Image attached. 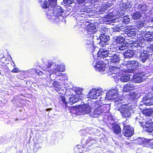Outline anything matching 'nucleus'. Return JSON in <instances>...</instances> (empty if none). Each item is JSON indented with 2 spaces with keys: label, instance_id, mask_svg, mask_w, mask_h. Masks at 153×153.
Wrapping results in <instances>:
<instances>
[{
  "label": "nucleus",
  "instance_id": "6ab92c4d",
  "mask_svg": "<svg viewBox=\"0 0 153 153\" xmlns=\"http://www.w3.org/2000/svg\"><path fill=\"white\" fill-rule=\"evenodd\" d=\"M143 40L147 42L153 41V34L152 32H148L145 34Z\"/></svg>",
  "mask_w": 153,
  "mask_h": 153
},
{
  "label": "nucleus",
  "instance_id": "f8f14e48",
  "mask_svg": "<svg viewBox=\"0 0 153 153\" xmlns=\"http://www.w3.org/2000/svg\"><path fill=\"white\" fill-rule=\"evenodd\" d=\"M143 102H141L140 105V108L141 109L142 105H150L153 104V98H149L148 95L146 96L143 98Z\"/></svg>",
  "mask_w": 153,
  "mask_h": 153
},
{
  "label": "nucleus",
  "instance_id": "72a5a7b5",
  "mask_svg": "<svg viewBox=\"0 0 153 153\" xmlns=\"http://www.w3.org/2000/svg\"><path fill=\"white\" fill-rule=\"evenodd\" d=\"M29 72L32 74L38 75L39 76L42 75L43 74V73L40 71L33 68L30 69Z\"/></svg>",
  "mask_w": 153,
  "mask_h": 153
},
{
  "label": "nucleus",
  "instance_id": "393cba45",
  "mask_svg": "<svg viewBox=\"0 0 153 153\" xmlns=\"http://www.w3.org/2000/svg\"><path fill=\"white\" fill-rule=\"evenodd\" d=\"M87 31L90 33H93L96 30V26L93 24H90L87 25L86 28Z\"/></svg>",
  "mask_w": 153,
  "mask_h": 153
},
{
  "label": "nucleus",
  "instance_id": "a19ab883",
  "mask_svg": "<svg viewBox=\"0 0 153 153\" xmlns=\"http://www.w3.org/2000/svg\"><path fill=\"white\" fill-rule=\"evenodd\" d=\"M141 14L139 11H136L132 15L133 18L135 20L139 19L141 16Z\"/></svg>",
  "mask_w": 153,
  "mask_h": 153
},
{
  "label": "nucleus",
  "instance_id": "e433bc0d",
  "mask_svg": "<svg viewBox=\"0 0 153 153\" xmlns=\"http://www.w3.org/2000/svg\"><path fill=\"white\" fill-rule=\"evenodd\" d=\"M125 40V38L122 36H119L115 39V42L117 44H121Z\"/></svg>",
  "mask_w": 153,
  "mask_h": 153
},
{
  "label": "nucleus",
  "instance_id": "a211bd4d",
  "mask_svg": "<svg viewBox=\"0 0 153 153\" xmlns=\"http://www.w3.org/2000/svg\"><path fill=\"white\" fill-rule=\"evenodd\" d=\"M144 76L142 73L136 74L134 76L133 81L136 83H140L142 81L143 79H144Z\"/></svg>",
  "mask_w": 153,
  "mask_h": 153
},
{
  "label": "nucleus",
  "instance_id": "423d86ee",
  "mask_svg": "<svg viewBox=\"0 0 153 153\" xmlns=\"http://www.w3.org/2000/svg\"><path fill=\"white\" fill-rule=\"evenodd\" d=\"M118 89L116 88L114 89L109 91L106 95V99L108 100H115L119 98V96L118 95Z\"/></svg>",
  "mask_w": 153,
  "mask_h": 153
},
{
  "label": "nucleus",
  "instance_id": "dca6fc26",
  "mask_svg": "<svg viewBox=\"0 0 153 153\" xmlns=\"http://www.w3.org/2000/svg\"><path fill=\"white\" fill-rule=\"evenodd\" d=\"M144 139L143 138H139L137 139L138 144L142 145L143 146L149 147V144H151L153 142L152 140Z\"/></svg>",
  "mask_w": 153,
  "mask_h": 153
},
{
  "label": "nucleus",
  "instance_id": "0e129e2a",
  "mask_svg": "<svg viewBox=\"0 0 153 153\" xmlns=\"http://www.w3.org/2000/svg\"><path fill=\"white\" fill-rule=\"evenodd\" d=\"M1 74V72H0V74Z\"/></svg>",
  "mask_w": 153,
  "mask_h": 153
},
{
  "label": "nucleus",
  "instance_id": "4468645a",
  "mask_svg": "<svg viewBox=\"0 0 153 153\" xmlns=\"http://www.w3.org/2000/svg\"><path fill=\"white\" fill-rule=\"evenodd\" d=\"M138 122L141 123V126H144L145 125L146 130L148 132H152L153 131V123L151 120H149L146 122V124L143 122H140L139 121Z\"/></svg>",
  "mask_w": 153,
  "mask_h": 153
},
{
  "label": "nucleus",
  "instance_id": "58836bf2",
  "mask_svg": "<svg viewBox=\"0 0 153 153\" xmlns=\"http://www.w3.org/2000/svg\"><path fill=\"white\" fill-rule=\"evenodd\" d=\"M73 90L75 92L76 94H77V95H76L77 96H82V95H83L82 93V89L81 88L79 87H76L75 88H73Z\"/></svg>",
  "mask_w": 153,
  "mask_h": 153
},
{
  "label": "nucleus",
  "instance_id": "e2e57ef3",
  "mask_svg": "<svg viewBox=\"0 0 153 153\" xmlns=\"http://www.w3.org/2000/svg\"><path fill=\"white\" fill-rule=\"evenodd\" d=\"M108 73H110V74H110V72H109H109H108Z\"/></svg>",
  "mask_w": 153,
  "mask_h": 153
},
{
  "label": "nucleus",
  "instance_id": "f03ea898",
  "mask_svg": "<svg viewBox=\"0 0 153 153\" xmlns=\"http://www.w3.org/2000/svg\"><path fill=\"white\" fill-rule=\"evenodd\" d=\"M55 65V63L51 61L49 62L48 63L47 68H46V67L45 66L43 70L47 71L48 73H49V74H48V76H49L50 79V82L51 83L52 82V85L55 87V90L59 93L62 94L63 91L62 88L60 87V85L57 82V81H54V79L52 77V76H53V75L50 74V73L49 72V71L50 69V68L52 66Z\"/></svg>",
  "mask_w": 153,
  "mask_h": 153
},
{
  "label": "nucleus",
  "instance_id": "5701e85b",
  "mask_svg": "<svg viewBox=\"0 0 153 153\" xmlns=\"http://www.w3.org/2000/svg\"><path fill=\"white\" fill-rule=\"evenodd\" d=\"M122 99L121 98H119L117 100H115V106L116 107V109L117 110L119 111L120 112V111L122 110L123 109L122 108V106L123 105H123L121 102H120L121 101Z\"/></svg>",
  "mask_w": 153,
  "mask_h": 153
},
{
  "label": "nucleus",
  "instance_id": "f704fd0d",
  "mask_svg": "<svg viewBox=\"0 0 153 153\" xmlns=\"http://www.w3.org/2000/svg\"><path fill=\"white\" fill-rule=\"evenodd\" d=\"M96 141L95 139L91 137H89L86 140V143L87 146H90L93 144L95 143Z\"/></svg>",
  "mask_w": 153,
  "mask_h": 153
},
{
  "label": "nucleus",
  "instance_id": "473e14b6",
  "mask_svg": "<svg viewBox=\"0 0 153 153\" xmlns=\"http://www.w3.org/2000/svg\"><path fill=\"white\" fill-rule=\"evenodd\" d=\"M112 128L115 133L117 134H119L120 133L121 128L120 126L117 124L115 123L113 124Z\"/></svg>",
  "mask_w": 153,
  "mask_h": 153
},
{
  "label": "nucleus",
  "instance_id": "7c9ffc66",
  "mask_svg": "<svg viewBox=\"0 0 153 153\" xmlns=\"http://www.w3.org/2000/svg\"><path fill=\"white\" fill-rule=\"evenodd\" d=\"M120 79L122 82H127L130 79V75L128 74H123L121 76Z\"/></svg>",
  "mask_w": 153,
  "mask_h": 153
},
{
  "label": "nucleus",
  "instance_id": "79ce46f5",
  "mask_svg": "<svg viewBox=\"0 0 153 153\" xmlns=\"http://www.w3.org/2000/svg\"><path fill=\"white\" fill-rule=\"evenodd\" d=\"M143 44L137 42H133L131 46L133 48H138L140 47H142Z\"/></svg>",
  "mask_w": 153,
  "mask_h": 153
},
{
  "label": "nucleus",
  "instance_id": "37998d69",
  "mask_svg": "<svg viewBox=\"0 0 153 153\" xmlns=\"http://www.w3.org/2000/svg\"><path fill=\"white\" fill-rule=\"evenodd\" d=\"M120 9L119 10L117 13V15L121 17V16H123L124 14L125 10L123 9L120 8Z\"/></svg>",
  "mask_w": 153,
  "mask_h": 153
},
{
  "label": "nucleus",
  "instance_id": "4d7b16f0",
  "mask_svg": "<svg viewBox=\"0 0 153 153\" xmlns=\"http://www.w3.org/2000/svg\"><path fill=\"white\" fill-rule=\"evenodd\" d=\"M127 33H125L124 35V36H125V37H126L127 36H128L127 35H126V34H127Z\"/></svg>",
  "mask_w": 153,
  "mask_h": 153
},
{
  "label": "nucleus",
  "instance_id": "bb28decb",
  "mask_svg": "<svg viewBox=\"0 0 153 153\" xmlns=\"http://www.w3.org/2000/svg\"><path fill=\"white\" fill-rule=\"evenodd\" d=\"M114 32H120V33L123 34L124 33L127 32V29L125 27L117 26L113 28Z\"/></svg>",
  "mask_w": 153,
  "mask_h": 153
},
{
  "label": "nucleus",
  "instance_id": "c85d7f7f",
  "mask_svg": "<svg viewBox=\"0 0 153 153\" xmlns=\"http://www.w3.org/2000/svg\"><path fill=\"white\" fill-rule=\"evenodd\" d=\"M145 52H146V51H144L141 55L140 59L143 62H145L149 56V55Z\"/></svg>",
  "mask_w": 153,
  "mask_h": 153
},
{
  "label": "nucleus",
  "instance_id": "9b49d317",
  "mask_svg": "<svg viewBox=\"0 0 153 153\" xmlns=\"http://www.w3.org/2000/svg\"><path fill=\"white\" fill-rule=\"evenodd\" d=\"M65 67L64 65H60L56 67L51 71V72L57 76H60L62 72L65 71Z\"/></svg>",
  "mask_w": 153,
  "mask_h": 153
},
{
  "label": "nucleus",
  "instance_id": "864d4df0",
  "mask_svg": "<svg viewBox=\"0 0 153 153\" xmlns=\"http://www.w3.org/2000/svg\"><path fill=\"white\" fill-rule=\"evenodd\" d=\"M144 24L143 22H140V23L139 24L138 27H142V26H144Z\"/></svg>",
  "mask_w": 153,
  "mask_h": 153
},
{
  "label": "nucleus",
  "instance_id": "c03bdc74",
  "mask_svg": "<svg viewBox=\"0 0 153 153\" xmlns=\"http://www.w3.org/2000/svg\"><path fill=\"white\" fill-rule=\"evenodd\" d=\"M136 33L135 31L131 30L129 32L127 33L126 35H127L128 37H131L132 36L134 35Z\"/></svg>",
  "mask_w": 153,
  "mask_h": 153
},
{
  "label": "nucleus",
  "instance_id": "6e6552de",
  "mask_svg": "<svg viewBox=\"0 0 153 153\" xmlns=\"http://www.w3.org/2000/svg\"><path fill=\"white\" fill-rule=\"evenodd\" d=\"M114 51H112L111 53L109 54V58L106 59L109 60V62L111 63L117 64L120 61V56L118 54H115Z\"/></svg>",
  "mask_w": 153,
  "mask_h": 153
},
{
  "label": "nucleus",
  "instance_id": "c9c22d12",
  "mask_svg": "<svg viewBox=\"0 0 153 153\" xmlns=\"http://www.w3.org/2000/svg\"><path fill=\"white\" fill-rule=\"evenodd\" d=\"M143 113L145 115L150 116L153 114V110L151 109H148L143 110Z\"/></svg>",
  "mask_w": 153,
  "mask_h": 153
},
{
  "label": "nucleus",
  "instance_id": "9d476101",
  "mask_svg": "<svg viewBox=\"0 0 153 153\" xmlns=\"http://www.w3.org/2000/svg\"><path fill=\"white\" fill-rule=\"evenodd\" d=\"M108 71L110 72V74L112 75V76H116L117 78H119L118 77L119 76L121 71L118 67L112 66L109 67Z\"/></svg>",
  "mask_w": 153,
  "mask_h": 153
},
{
  "label": "nucleus",
  "instance_id": "680f3d73",
  "mask_svg": "<svg viewBox=\"0 0 153 153\" xmlns=\"http://www.w3.org/2000/svg\"><path fill=\"white\" fill-rule=\"evenodd\" d=\"M123 124L124 125H125V123H123Z\"/></svg>",
  "mask_w": 153,
  "mask_h": 153
},
{
  "label": "nucleus",
  "instance_id": "de8ad7c7",
  "mask_svg": "<svg viewBox=\"0 0 153 153\" xmlns=\"http://www.w3.org/2000/svg\"><path fill=\"white\" fill-rule=\"evenodd\" d=\"M147 50L149 52H153V45H151L148 48Z\"/></svg>",
  "mask_w": 153,
  "mask_h": 153
},
{
  "label": "nucleus",
  "instance_id": "ea45409f",
  "mask_svg": "<svg viewBox=\"0 0 153 153\" xmlns=\"http://www.w3.org/2000/svg\"><path fill=\"white\" fill-rule=\"evenodd\" d=\"M138 8L140 11H141L143 13H144L145 11H147V7L145 5L139 4Z\"/></svg>",
  "mask_w": 153,
  "mask_h": 153
},
{
  "label": "nucleus",
  "instance_id": "4c0bfd02",
  "mask_svg": "<svg viewBox=\"0 0 153 153\" xmlns=\"http://www.w3.org/2000/svg\"><path fill=\"white\" fill-rule=\"evenodd\" d=\"M128 47V44L123 43L121 44V45L118 47H117V48L119 50L123 51L127 49Z\"/></svg>",
  "mask_w": 153,
  "mask_h": 153
},
{
  "label": "nucleus",
  "instance_id": "0eeeda50",
  "mask_svg": "<svg viewBox=\"0 0 153 153\" xmlns=\"http://www.w3.org/2000/svg\"><path fill=\"white\" fill-rule=\"evenodd\" d=\"M103 93L102 89H93L90 91L88 97L91 99H95Z\"/></svg>",
  "mask_w": 153,
  "mask_h": 153
},
{
  "label": "nucleus",
  "instance_id": "13d9d810",
  "mask_svg": "<svg viewBox=\"0 0 153 153\" xmlns=\"http://www.w3.org/2000/svg\"><path fill=\"white\" fill-rule=\"evenodd\" d=\"M140 117H137L136 118V119L137 120H139L140 119Z\"/></svg>",
  "mask_w": 153,
  "mask_h": 153
},
{
  "label": "nucleus",
  "instance_id": "4be33fe9",
  "mask_svg": "<svg viewBox=\"0 0 153 153\" xmlns=\"http://www.w3.org/2000/svg\"><path fill=\"white\" fill-rule=\"evenodd\" d=\"M123 64L126 66L127 68L134 66H138L139 65L138 62L135 60H129L127 62H125Z\"/></svg>",
  "mask_w": 153,
  "mask_h": 153
},
{
  "label": "nucleus",
  "instance_id": "c756f323",
  "mask_svg": "<svg viewBox=\"0 0 153 153\" xmlns=\"http://www.w3.org/2000/svg\"><path fill=\"white\" fill-rule=\"evenodd\" d=\"M57 79L59 80L58 82L59 83H62L63 80L64 81H67L68 80V76L65 74H61L60 76L56 77Z\"/></svg>",
  "mask_w": 153,
  "mask_h": 153
},
{
  "label": "nucleus",
  "instance_id": "5fc2aeb1",
  "mask_svg": "<svg viewBox=\"0 0 153 153\" xmlns=\"http://www.w3.org/2000/svg\"><path fill=\"white\" fill-rule=\"evenodd\" d=\"M131 96H133L134 95V96L132 97V99L134 100V99L136 97V96L134 94V93H132L131 94Z\"/></svg>",
  "mask_w": 153,
  "mask_h": 153
},
{
  "label": "nucleus",
  "instance_id": "7ed1b4c3",
  "mask_svg": "<svg viewBox=\"0 0 153 153\" xmlns=\"http://www.w3.org/2000/svg\"><path fill=\"white\" fill-rule=\"evenodd\" d=\"M105 47H107L108 50L105 48L100 49L97 53L98 60H100V59L104 58L105 57H107V59H108L109 56V54L111 53L112 51H115V48H113L112 45L108 47H109L108 45L106 44L105 45Z\"/></svg>",
  "mask_w": 153,
  "mask_h": 153
},
{
  "label": "nucleus",
  "instance_id": "cd10ccee",
  "mask_svg": "<svg viewBox=\"0 0 153 153\" xmlns=\"http://www.w3.org/2000/svg\"><path fill=\"white\" fill-rule=\"evenodd\" d=\"M132 5L128 3H126L122 2L120 4V6L122 9H123L124 10L128 11L131 9Z\"/></svg>",
  "mask_w": 153,
  "mask_h": 153
},
{
  "label": "nucleus",
  "instance_id": "052dcab7",
  "mask_svg": "<svg viewBox=\"0 0 153 153\" xmlns=\"http://www.w3.org/2000/svg\"><path fill=\"white\" fill-rule=\"evenodd\" d=\"M152 90L153 91V87L152 88Z\"/></svg>",
  "mask_w": 153,
  "mask_h": 153
},
{
  "label": "nucleus",
  "instance_id": "8fccbe9b",
  "mask_svg": "<svg viewBox=\"0 0 153 153\" xmlns=\"http://www.w3.org/2000/svg\"><path fill=\"white\" fill-rule=\"evenodd\" d=\"M129 19L128 18V16H123V21L124 22H126L127 21H129Z\"/></svg>",
  "mask_w": 153,
  "mask_h": 153
},
{
  "label": "nucleus",
  "instance_id": "2eb2a0df",
  "mask_svg": "<svg viewBox=\"0 0 153 153\" xmlns=\"http://www.w3.org/2000/svg\"><path fill=\"white\" fill-rule=\"evenodd\" d=\"M117 19H114L111 13L106 15L104 18L103 20L107 24H109L113 22H116Z\"/></svg>",
  "mask_w": 153,
  "mask_h": 153
},
{
  "label": "nucleus",
  "instance_id": "6e6d98bb",
  "mask_svg": "<svg viewBox=\"0 0 153 153\" xmlns=\"http://www.w3.org/2000/svg\"><path fill=\"white\" fill-rule=\"evenodd\" d=\"M51 110V108H48V109H46V111H50V110Z\"/></svg>",
  "mask_w": 153,
  "mask_h": 153
},
{
  "label": "nucleus",
  "instance_id": "a18cd8bd",
  "mask_svg": "<svg viewBox=\"0 0 153 153\" xmlns=\"http://www.w3.org/2000/svg\"><path fill=\"white\" fill-rule=\"evenodd\" d=\"M74 1V0H64L63 2L65 4L67 5L72 4Z\"/></svg>",
  "mask_w": 153,
  "mask_h": 153
},
{
  "label": "nucleus",
  "instance_id": "ddd939ff",
  "mask_svg": "<svg viewBox=\"0 0 153 153\" xmlns=\"http://www.w3.org/2000/svg\"><path fill=\"white\" fill-rule=\"evenodd\" d=\"M108 29L105 27L101 28V32L102 33L100 36V40L101 42H107L110 39V37L107 35H105V32L107 31Z\"/></svg>",
  "mask_w": 153,
  "mask_h": 153
},
{
  "label": "nucleus",
  "instance_id": "49530a36",
  "mask_svg": "<svg viewBox=\"0 0 153 153\" xmlns=\"http://www.w3.org/2000/svg\"><path fill=\"white\" fill-rule=\"evenodd\" d=\"M63 103L64 104L66 105H67L68 104V102L65 101V98L64 96H61L60 97Z\"/></svg>",
  "mask_w": 153,
  "mask_h": 153
},
{
  "label": "nucleus",
  "instance_id": "3c124183",
  "mask_svg": "<svg viewBox=\"0 0 153 153\" xmlns=\"http://www.w3.org/2000/svg\"><path fill=\"white\" fill-rule=\"evenodd\" d=\"M85 1V0H77V3L79 4H83Z\"/></svg>",
  "mask_w": 153,
  "mask_h": 153
},
{
  "label": "nucleus",
  "instance_id": "aec40b11",
  "mask_svg": "<svg viewBox=\"0 0 153 153\" xmlns=\"http://www.w3.org/2000/svg\"><path fill=\"white\" fill-rule=\"evenodd\" d=\"M93 36H89L87 38L85 41V44L87 47L94 48V46L93 45Z\"/></svg>",
  "mask_w": 153,
  "mask_h": 153
},
{
  "label": "nucleus",
  "instance_id": "39448f33",
  "mask_svg": "<svg viewBox=\"0 0 153 153\" xmlns=\"http://www.w3.org/2000/svg\"><path fill=\"white\" fill-rule=\"evenodd\" d=\"M123 110L120 111V113L123 117L128 118L131 116V114L133 113L134 107L129 105L125 104L122 106Z\"/></svg>",
  "mask_w": 153,
  "mask_h": 153
},
{
  "label": "nucleus",
  "instance_id": "603ef678",
  "mask_svg": "<svg viewBox=\"0 0 153 153\" xmlns=\"http://www.w3.org/2000/svg\"><path fill=\"white\" fill-rule=\"evenodd\" d=\"M97 0H85V1L86 2H90L92 3L95 2Z\"/></svg>",
  "mask_w": 153,
  "mask_h": 153
},
{
  "label": "nucleus",
  "instance_id": "20e7f679",
  "mask_svg": "<svg viewBox=\"0 0 153 153\" xmlns=\"http://www.w3.org/2000/svg\"><path fill=\"white\" fill-rule=\"evenodd\" d=\"M110 108L109 104H103L98 106L94 109L91 115L94 117H98L103 113L108 112Z\"/></svg>",
  "mask_w": 153,
  "mask_h": 153
},
{
  "label": "nucleus",
  "instance_id": "09e8293b",
  "mask_svg": "<svg viewBox=\"0 0 153 153\" xmlns=\"http://www.w3.org/2000/svg\"><path fill=\"white\" fill-rule=\"evenodd\" d=\"M11 71L13 73H18L19 71V70L18 68H14Z\"/></svg>",
  "mask_w": 153,
  "mask_h": 153
},
{
  "label": "nucleus",
  "instance_id": "f257e3e1",
  "mask_svg": "<svg viewBox=\"0 0 153 153\" xmlns=\"http://www.w3.org/2000/svg\"><path fill=\"white\" fill-rule=\"evenodd\" d=\"M43 8H47L46 14L48 18L53 22H58L64 18L62 16L63 10L59 6L56 7V3L52 0H38Z\"/></svg>",
  "mask_w": 153,
  "mask_h": 153
},
{
  "label": "nucleus",
  "instance_id": "2f4dec72",
  "mask_svg": "<svg viewBox=\"0 0 153 153\" xmlns=\"http://www.w3.org/2000/svg\"><path fill=\"white\" fill-rule=\"evenodd\" d=\"M123 55L125 58H131L133 56L134 52L132 50H128L124 53Z\"/></svg>",
  "mask_w": 153,
  "mask_h": 153
},
{
  "label": "nucleus",
  "instance_id": "bf43d9fd",
  "mask_svg": "<svg viewBox=\"0 0 153 153\" xmlns=\"http://www.w3.org/2000/svg\"><path fill=\"white\" fill-rule=\"evenodd\" d=\"M102 98H101L100 99V101L101 102L103 100H102Z\"/></svg>",
  "mask_w": 153,
  "mask_h": 153
},
{
  "label": "nucleus",
  "instance_id": "a878e982",
  "mask_svg": "<svg viewBox=\"0 0 153 153\" xmlns=\"http://www.w3.org/2000/svg\"><path fill=\"white\" fill-rule=\"evenodd\" d=\"M81 109L82 112L84 114H89L91 111V108L90 106L87 104L81 106Z\"/></svg>",
  "mask_w": 153,
  "mask_h": 153
},
{
  "label": "nucleus",
  "instance_id": "412c9836",
  "mask_svg": "<svg viewBox=\"0 0 153 153\" xmlns=\"http://www.w3.org/2000/svg\"><path fill=\"white\" fill-rule=\"evenodd\" d=\"M94 66L95 69L99 71H103L105 68V65L102 64V62L100 61L97 62L96 65Z\"/></svg>",
  "mask_w": 153,
  "mask_h": 153
},
{
  "label": "nucleus",
  "instance_id": "1a4fd4ad",
  "mask_svg": "<svg viewBox=\"0 0 153 153\" xmlns=\"http://www.w3.org/2000/svg\"><path fill=\"white\" fill-rule=\"evenodd\" d=\"M134 129L130 126L127 125L124 126L123 132L124 136L127 137H130L134 134Z\"/></svg>",
  "mask_w": 153,
  "mask_h": 153
},
{
  "label": "nucleus",
  "instance_id": "b1692460",
  "mask_svg": "<svg viewBox=\"0 0 153 153\" xmlns=\"http://www.w3.org/2000/svg\"><path fill=\"white\" fill-rule=\"evenodd\" d=\"M134 87V85L133 84L129 82L124 85L123 89V92H128L133 90Z\"/></svg>",
  "mask_w": 153,
  "mask_h": 153
},
{
  "label": "nucleus",
  "instance_id": "f3484780",
  "mask_svg": "<svg viewBox=\"0 0 153 153\" xmlns=\"http://www.w3.org/2000/svg\"><path fill=\"white\" fill-rule=\"evenodd\" d=\"M82 96H77L74 95L71 97L69 99V102L71 105H72L74 103L78 102L79 100H81L84 97V95H82Z\"/></svg>",
  "mask_w": 153,
  "mask_h": 153
}]
</instances>
